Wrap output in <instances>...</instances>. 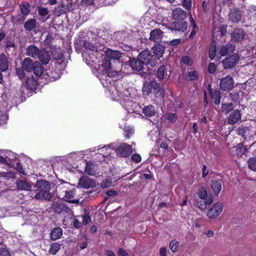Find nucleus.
<instances>
[{"mask_svg": "<svg viewBox=\"0 0 256 256\" xmlns=\"http://www.w3.org/2000/svg\"><path fill=\"white\" fill-rule=\"evenodd\" d=\"M172 16L174 22L170 24L168 29L172 31L185 32L188 28L186 21V12L180 8H176L172 10Z\"/></svg>", "mask_w": 256, "mask_h": 256, "instance_id": "1", "label": "nucleus"}, {"mask_svg": "<svg viewBox=\"0 0 256 256\" xmlns=\"http://www.w3.org/2000/svg\"><path fill=\"white\" fill-rule=\"evenodd\" d=\"M50 188L51 186L48 181L44 180H37L34 186V190L36 192L34 198L36 200H51L52 196L50 192Z\"/></svg>", "mask_w": 256, "mask_h": 256, "instance_id": "2", "label": "nucleus"}, {"mask_svg": "<svg viewBox=\"0 0 256 256\" xmlns=\"http://www.w3.org/2000/svg\"><path fill=\"white\" fill-rule=\"evenodd\" d=\"M142 92L143 95L146 96H148L151 93L154 94L156 97L163 98L164 96L163 85L154 80L144 82Z\"/></svg>", "mask_w": 256, "mask_h": 256, "instance_id": "3", "label": "nucleus"}, {"mask_svg": "<svg viewBox=\"0 0 256 256\" xmlns=\"http://www.w3.org/2000/svg\"><path fill=\"white\" fill-rule=\"evenodd\" d=\"M140 61L142 62L143 65H150L154 67L156 65V62L154 61L152 56L151 52L149 50H144L142 51L138 56Z\"/></svg>", "mask_w": 256, "mask_h": 256, "instance_id": "4", "label": "nucleus"}, {"mask_svg": "<svg viewBox=\"0 0 256 256\" xmlns=\"http://www.w3.org/2000/svg\"><path fill=\"white\" fill-rule=\"evenodd\" d=\"M240 57L236 54H234L225 58L222 62L224 69L228 70L234 68L239 60Z\"/></svg>", "mask_w": 256, "mask_h": 256, "instance_id": "5", "label": "nucleus"}, {"mask_svg": "<svg viewBox=\"0 0 256 256\" xmlns=\"http://www.w3.org/2000/svg\"><path fill=\"white\" fill-rule=\"evenodd\" d=\"M170 66L169 65L162 64L159 66L156 71V76L158 80L162 82L165 79H168L170 75Z\"/></svg>", "mask_w": 256, "mask_h": 256, "instance_id": "6", "label": "nucleus"}, {"mask_svg": "<svg viewBox=\"0 0 256 256\" xmlns=\"http://www.w3.org/2000/svg\"><path fill=\"white\" fill-rule=\"evenodd\" d=\"M234 80L232 76H228L222 78L220 82V88L223 92H229L234 88Z\"/></svg>", "mask_w": 256, "mask_h": 256, "instance_id": "7", "label": "nucleus"}, {"mask_svg": "<svg viewBox=\"0 0 256 256\" xmlns=\"http://www.w3.org/2000/svg\"><path fill=\"white\" fill-rule=\"evenodd\" d=\"M223 208L222 204L220 202L214 204L212 208L208 210L207 216L210 219L217 218L222 212Z\"/></svg>", "mask_w": 256, "mask_h": 256, "instance_id": "8", "label": "nucleus"}, {"mask_svg": "<svg viewBox=\"0 0 256 256\" xmlns=\"http://www.w3.org/2000/svg\"><path fill=\"white\" fill-rule=\"evenodd\" d=\"M78 186L84 189L94 188L96 186V182L88 176H82L80 178Z\"/></svg>", "mask_w": 256, "mask_h": 256, "instance_id": "9", "label": "nucleus"}, {"mask_svg": "<svg viewBox=\"0 0 256 256\" xmlns=\"http://www.w3.org/2000/svg\"><path fill=\"white\" fill-rule=\"evenodd\" d=\"M51 210L56 214H60L63 212L67 213L70 210L64 203L53 202L50 206Z\"/></svg>", "mask_w": 256, "mask_h": 256, "instance_id": "10", "label": "nucleus"}, {"mask_svg": "<svg viewBox=\"0 0 256 256\" xmlns=\"http://www.w3.org/2000/svg\"><path fill=\"white\" fill-rule=\"evenodd\" d=\"M117 152L121 156L128 157L132 154V150L130 145L124 143L118 146Z\"/></svg>", "mask_w": 256, "mask_h": 256, "instance_id": "11", "label": "nucleus"}, {"mask_svg": "<svg viewBox=\"0 0 256 256\" xmlns=\"http://www.w3.org/2000/svg\"><path fill=\"white\" fill-rule=\"evenodd\" d=\"M208 92L215 105H219L220 102V92L218 90H213L210 84L208 86Z\"/></svg>", "mask_w": 256, "mask_h": 256, "instance_id": "12", "label": "nucleus"}, {"mask_svg": "<svg viewBox=\"0 0 256 256\" xmlns=\"http://www.w3.org/2000/svg\"><path fill=\"white\" fill-rule=\"evenodd\" d=\"M62 74V72L59 70L52 68V70H49L48 72H46V74H44V77L47 76L48 78H46L48 79L47 81L53 82L58 79L60 77Z\"/></svg>", "mask_w": 256, "mask_h": 256, "instance_id": "13", "label": "nucleus"}, {"mask_svg": "<svg viewBox=\"0 0 256 256\" xmlns=\"http://www.w3.org/2000/svg\"><path fill=\"white\" fill-rule=\"evenodd\" d=\"M37 58H38L40 62L44 65L48 64L50 60V55L49 52L45 48H41L40 50Z\"/></svg>", "mask_w": 256, "mask_h": 256, "instance_id": "14", "label": "nucleus"}, {"mask_svg": "<svg viewBox=\"0 0 256 256\" xmlns=\"http://www.w3.org/2000/svg\"><path fill=\"white\" fill-rule=\"evenodd\" d=\"M246 36V33L242 28H235L232 34V40L234 42H240L243 40Z\"/></svg>", "mask_w": 256, "mask_h": 256, "instance_id": "15", "label": "nucleus"}, {"mask_svg": "<svg viewBox=\"0 0 256 256\" xmlns=\"http://www.w3.org/2000/svg\"><path fill=\"white\" fill-rule=\"evenodd\" d=\"M152 50L153 53L152 56H153L154 61L156 62L157 64L160 58L162 57L164 54L165 48L161 44H158L157 46H154Z\"/></svg>", "mask_w": 256, "mask_h": 256, "instance_id": "16", "label": "nucleus"}, {"mask_svg": "<svg viewBox=\"0 0 256 256\" xmlns=\"http://www.w3.org/2000/svg\"><path fill=\"white\" fill-rule=\"evenodd\" d=\"M98 166L94 162H86L85 172L90 176H95L96 174Z\"/></svg>", "mask_w": 256, "mask_h": 256, "instance_id": "17", "label": "nucleus"}, {"mask_svg": "<svg viewBox=\"0 0 256 256\" xmlns=\"http://www.w3.org/2000/svg\"><path fill=\"white\" fill-rule=\"evenodd\" d=\"M130 66L133 70L136 72H140L144 68L142 62L138 56L136 58H132L129 60Z\"/></svg>", "mask_w": 256, "mask_h": 256, "instance_id": "18", "label": "nucleus"}, {"mask_svg": "<svg viewBox=\"0 0 256 256\" xmlns=\"http://www.w3.org/2000/svg\"><path fill=\"white\" fill-rule=\"evenodd\" d=\"M50 54L54 60H61L64 58L63 50L60 47L50 46Z\"/></svg>", "mask_w": 256, "mask_h": 256, "instance_id": "19", "label": "nucleus"}, {"mask_svg": "<svg viewBox=\"0 0 256 256\" xmlns=\"http://www.w3.org/2000/svg\"><path fill=\"white\" fill-rule=\"evenodd\" d=\"M81 44L86 50H90L92 52V56H96L94 55V54H96L98 52V48L95 44L87 41L86 40H82Z\"/></svg>", "mask_w": 256, "mask_h": 256, "instance_id": "20", "label": "nucleus"}, {"mask_svg": "<svg viewBox=\"0 0 256 256\" xmlns=\"http://www.w3.org/2000/svg\"><path fill=\"white\" fill-rule=\"evenodd\" d=\"M242 14L238 8L231 10L229 14L230 20L234 23L238 22L242 19Z\"/></svg>", "mask_w": 256, "mask_h": 256, "instance_id": "21", "label": "nucleus"}, {"mask_svg": "<svg viewBox=\"0 0 256 256\" xmlns=\"http://www.w3.org/2000/svg\"><path fill=\"white\" fill-rule=\"evenodd\" d=\"M235 45L232 44H228L226 46L221 47L218 52V54L221 56L232 53L235 50Z\"/></svg>", "mask_w": 256, "mask_h": 256, "instance_id": "22", "label": "nucleus"}, {"mask_svg": "<svg viewBox=\"0 0 256 256\" xmlns=\"http://www.w3.org/2000/svg\"><path fill=\"white\" fill-rule=\"evenodd\" d=\"M102 67L106 74V76H110L111 72H112V66L111 60L106 57L102 60Z\"/></svg>", "mask_w": 256, "mask_h": 256, "instance_id": "23", "label": "nucleus"}, {"mask_svg": "<svg viewBox=\"0 0 256 256\" xmlns=\"http://www.w3.org/2000/svg\"><path fill=\"white\" fill-rule=\"evenodd\" d=\"M240 118L241 114L240 111L238 110H236L230 114L228 118V124L234 125L238 122Z\"/></svg>", "mask_w": 256, "mask_h": 256, "instance_id": "24", "label": "nucleus"}, {"mask_svg": "<svg viewBox=\"0 0 256 256\" xmlns=\"http://www.w3.org/2000/svg\"><path fill=\"white\" fill-rule=\"evenodd\" d=\"M40 49L34 44H30L28 46L26 50V54L32 58H37L40 52Z\"/></svg>", "mask_w": 256, "mask_h": 256, "instance_id": "25", "label": "nucleus"}, {"mask_svg": "<svg viewBox=\"0 0 256 256\" xmlns=\"http://www.w3.org/2000/svg\"><path fill=\"white\" fill-rule=\"evenodd\" d=\"M34 64L35 62H33L30 58H26L22 62V67L25 71L30 72H32Z\"/></svg>", "mask_w": 256, "mask_h": 256, "instance_id": "26", "label": "nucleus"}, {"mask_svg": "<svg viewBox=\"0 0 256 256\" xmlns=\"http://www.w3.org/2000/svg\"><path fill=\"white\" fill-rule=\"evenodd\" d=\"M163 32L160 29L156 28L150 32V40L154 42H158L162 38Z\"/></svg>", "mask_w": 256, "mask_h": 256, "instance_id": "27", "label": "nucleus"}, {"mask_svg": "<svg viewBox=\"0 0 256 256\" xmlns=\"http://www.w3.org/2000/svg\"><path fill=\"white\" fill-rule=\"evenodd\" d=\"M26 83L27 88L32 90H36L38 84L37 80L33 77L27 78Z\"/></svg>", "mask_w": 256, "mask_h": 256, "instance_id": "28", "label": "nucleus"}, {"mask_svg": "<svg viewBox=\"0 0 256 256\" xmlns=\"http://www.w3.org/2000/svg\"><path fill=\"white\" fill-rule=\"evenodd\" d=\"M142 111L144 116L147 117L154 116L156 113V108L152 104L144 106Z\"/></svg>", "mask_w": 256, "mask_h": 256, "instance_id": "29", "label": "nucleus"}, {"mask_svg": "<svg viewBox=\"0 0 256 256\" xmlns=\"http://www.w3.org/2000/svg\"><path fill=\"white\" fill-rule=\"evenodd\" d=\"M8 60L6 55L2 53L0 54V71H6L8 68Z\"/></svg>", "mask_w": 256, "mask_h": 256, "instance_id": "30", "label": "nucleus"}, {"mask_svg": "<svg viewBox=\"0 0 256 256\" xmlns=\"http://www.w3.org/2000/svg\"><path fill=\"white\" fill-rule=\"evenodd\" d=\"M63 234V230L60 227L54 228L50 233V238L52 240H57L61 238Z\"/></svg>", "mask_w": 256, "mask_h": 256, "instance_id": "31", "label": "nucleus"}, {"mask_svg": "<svg viewBox=\"0 0 256 256\" xmlns=\"http://www.w3.org/2000/svg\"><path fill=\"white\" fill-rule=\"evenodd\" d=\"M106 57L110 58V60H111V61L112 60H116L117 62H118L120 64V62L119 60L121 57V53L118 50H110L108 51Z\"/></svg>", "mask_w": 256, "mask_h": 256, "instance_id": "32", "label": "nucleus"}, {"mask_svg": "<svg viewBox=\"0 0 256 256\" xmlns=\"http://www.w3.org/2000/svg\"><path fill=\"white\" fill-rule=\"evenodd\" d=\"M76 190L74 188L72 190H67L65 192V198L68 200V202L72 204H78L79 201L78 200L74 199L72 200L74 198L76 195Z\"/></svg>", "mask_w": 256, "mask_h": 256, "instance_id": "33", "label": "nucleus"}, {"mask_svg": "<svg viewBox=\"0 0 256 256\" xmlns=\"http://www.w3.org/2000/svg\"><path fill=\"white\" fill-rule=\"evenodd\" d=\"M32 72L35 76H41L44 74V68L40 62H35Z\"/></svg>", "mask_w": 256, "mask_h": 256, "instance_id": "34", "label": "nucleus"}, {"mask_svg": "<svg viewBox=\"0 0 256 256\" xmlns=\"http://www.w3.org/2000/svg\"><path fill=\"white\" fill-rule=\"evenodd\" d=\"M222 182L220 179L212 181L211 187L216 195H218L222 190Z\"/></svg>", "mask_w": 256, "mask_h": 256, "instance_id": "35", "label": "nucleus"}, {"mask_svg": "<svg viewBox=\"0 0 256 256\" xmlns=\"http://www.w3.org/2000/svg\"><path fill=\"white\" fill-rule=\"evenodd\" d=\"M17 188L18 190H30V184L24 180H20L16 182Z\"/></svg>", "mask_w": 256, "mask_h": 256, "instance_id": "36", "label": "nucleus"}, {"mask_svg": "<svg viewBox=\"0 0 256 256\" xmlns=\"http://www.w3.org/2000/svg\"><path fill=\"white\" fill-rule=\"evenodd\" d=\"M36 20L34 18H31L27 20L24 23V28L26 30L31 31L33 30L36 26Z\"/></svg>", "mask_w": 256, "mask_h": 256, "instance_id": "37", "label": "nucleus"}, {"mask_svg": "<svg viewBox=\"0 0 256 256\" xmlns=\"http://www.w3.org/2000/svg\"><path fill=\"white\" fill-rule=\"evenodd\" d=\"M198 73L195 70L188 71L186 73V78L188 81L196 80L198 79Z\"/></svg>", "mask_w": 256, "mask_h": 256, "instance_id": "38", "label": "nucleus"}, {"mask_svg": "<svg viewBox=\"0 0 256 256\" xmlns=\"http://www.w3.org/2000/svg\"><path fill=\"white\" fill-rule=\"evenodd\" d=\"M61 245L58 242H54L50 244L48 252L52 255L56 254L60 250Z\"/></svg>", "mask_w": 256, "mask_h": 256, "instance_id": "39", "label": "nucleus"}, {"mask_svg": "<svg viewBox=\"0 0 256 256\" xmlns=\"http://www.w3.org/2000/svg\"><path fill=\"white\" fill-rule=\"evenodd\" d=\"M38 14L42 16V18H44L42 20V22H45L48 18V16L45 18L48 14V10L47 8L38 6Z\"/></svg>", "mask_w": 256, "mask_h": 256, "instance_id": "40", "label": "nucleus"}, {"mask_svg": "<svg viewBox=\"0 0 256 256\" xmlns=\"http://www.w3.org/2000/svg\"><path fill=\"white\" fill-rule=\"evenodd\" d=\"M234 108V106L232 103H224L222 104L221 106V111L224 114H228Z\"/></svg>", "mask_w": 256, "mask_h": 256, "instance_id": "41", "label": "nucleus"}, {"mask_svg": "<svg viewBox=\"0 0 256 256\" xmlns=\"http://www.w3.org/2000/svg\"><path fill=\"white\" fill-rule=\"evenodd\" d=\"M190 22L192 26V30L191 32H190V34L189 37H190V38H192L194 36V35H196V33L198 31V27L196 26V22L192 18V16H190Z\"/></svg>", "mask_w": 256, "mask_h": 256, "instance_id": "42", "label": "nucleus"}, {"mask_svg": "<svg viewBox=\"0 0 256 256\" xmlns=\"http://www.w3.org/2000/svg\"><path fill=\"white\" fill-rule=\"evenodd\" d=\"M21 12L24 15H27L29 14L30 6L27 2H23L20 6Z\"/></svg>", "mask_w": 256, "mask_h": 256, "instance_id": "43", "label": "nucleus"}, {"mask_svg": "<svg viewBox=\"0 0 256 256\" xmlns=\"http://www.w3.org/2000/svg\"><path fill=\"white\" fill-rule=\"evenodd\" d=\"M54 12L57 16H60L66 13V8L63 4H59L54 10Z\"/></svg>", "mask_w": 256, "mask_h": 256, "instance_id": "44", "label": "nucleus"}, {"mask_svg": "<svg viewBox=\"0 0 256 256\" xmlns=\"http://www.w3.org/2000/svg\"><path fill=\"white\" fill-rule=\"evenodd\" d=\"M248 164L250 169L256 172V156L250 158L248 160Z\"/></svg>", "mask_w": 256, "mask_h": 256, "instance_id": "45", "label": "nucleus"}, {"mask_svg": "<svg viewBox=\"0 0 256 256\" xmlns=\"http://www.w3.org/2000/svg\"><path fill=\"white\" fill-rule=\"evenodd\" d=\"M248 130V127L242 126L236 128V132L239 136H241L243 138L246 139V136H245V134Z\"/></svg>", "mask_w": 256, "mask_h": 256, "instance_id": "46", "label": "nucleus"}, {"mask_svg": "<svg viewBox=\"0 0 256 256\" xmlns=\"http://www.w3.org/2000/svg\"><path fill=\"white\" fill-rule=\"evenodd\" d=\"M165 118L172 123H174L178 119V116L176 113L168 112L165 115Z\"/></svg>", "mask_w": 256, "mask_h": 256, "instance_id": "47", "label": "nucleus"}, {"mask_svg": "<svg viewBox=\"0 0 256 256\" xmlns=\"http://www.w3.org/2000/svg\"><path fill=\"white\" fill-rule=\"evenodd\" d=\"M82 216V223L84 225L88 224L91 220L90 217V212L87 210H85L84 214Z\"/></svg>", "mask_w": 256, "mask_h": 256, "instance_id": "48", "label": "nucleus"}, {"mask_svg": "<svg viewBox=\"0 0 256 256\" xmlns=\"http://www.w3.org/2000/svg\"><path fill=\"white\" fill-rule=\"evenodd\" d=\"M209 57L211 60H213L216 53V44L212 45L208 50Z\"/></svg>", "mask_w": 256, "mask_h": 256, "instance_id": "49", "label": "nucleus"}, {"mask_svg": "<svg viewBox=\"0 0 256 256\" xmlns=\"http://www.w3.org/2000/svg\"><path fill=\"white\" fill-rule=\"evenodd\" d=\"M198 195L200 199L206 200L208 196L207 191L206 190V188H202L198 190Z\"/></svg>", "mask_w": 256, "mask_h": 256, "instance_id": "50", "label": "nucleus"}, {"mask_svg": "<svg viewBox=\"0 0 256 256\" xmlns=\"http://www.w3.org/2000/svg\"><path fill=\"white\" fill-rule=\"evenodd\" d=\"M178 247V242L176 240H172L170 244V248L172 252H176Z\"/></svg>", "mask_w": 256, "mask_h": 256, "instance_id": "51", "label": "nucleus"}, {"mask_svg": "<svg viewBox=\"0 0 256 256\" xmlns=\"http://www.w3.org/2000/svg\"><path fill=\"white\" fill-rule=\"evenodd\" d=\"M238 150L241 154H245L248 150L247 146H244L242 143H240L238 144Z\"/></svg>", "mask_w": 256, "mask_h": 256, "instance_id": "52", "label": "nucleus"}, {"mask_svg": "<svg viewBox=\"0 0 256 256\" xmlns=\"http://www.w3.org/2000/svg\"><path fill=\"white\" fill-rule=\"evenodd\" d=\"M181 61L182 62L188 66H192L193 64V60L190 57L187 56H182Z\"/></svg>", "mask_w": 256, "mask_h": 256, "instance_id": "53", "label": "nucleus"}, {"mask_svg": "<svg viewBox=\"0 0 256 256\" xmlns=\"http://www.w3.org/2000/svg\"><path fill=\"white\" fill-rule=\"evenodd\" d=\"M200 200L196 202L197 206L201 210H204L207 208L206 202L205 200Z\"/></svg>", "mask_w": 256, "mask_h": 256, "instance_id": "54", "label": "nucleus"}, {"mask_svg": "<svg viewBox=\"0 0 256 256\" xmlns=\"http://www.w3.org/2000/svg\"><path fill=\"white\" fill-rule=\"evenodd\" d=\"M126 32L124 31H118L114 32V36L118 41L122 40L124 38Z\"/></svg>", "mask_w": 256, "mask_h": 256, "instance_id": "55", "label": "nucleus"}, {"mask_svg": "<svg viewBox=\"0 0 256 256\" xmlns=\"http://www.w3.org/2000/svg\"><path fill=\"white\" fill-rule=\"evenodd\" d=\"M182 6L186 10H190L192 7V0H182Z\"/></svg>", "mask_w": 256, "mask_h": 256, "instance_id": "56", "label": "nucleus"}, {"mask_svg": "<svg viewBox=\"0 0 256 256\" xmlns=\"http://www.w3.org/2000/svg\"><path fill=\"white\" fill-rule=\"evenodd\" d=\"M24 70L22 67L16 68V74L20 79H22L25 77Z\"/></svg>", "mask_w": 256, "mask_h": 256, "instance_id": "57", "label": "nucleus"}, {"mask_svg": "<svg viewBox=\"0 0 256 256\" xmlns=\"http://www.w3.org/2000/svg\"><path fill=\"white\" fill-rule=\"evenodd\" d=\"M53 40H54V38L52 37V36H51L50 34H48L46 39L44 40V45L48 46L50 47L52 46V42Z\"/></svg>", "mask_w": 256, "mask_h": 256, "instance_id": "58", "label": "nucleus"}, {"mask_svg": "<svg viewBox=\"0 0 256 256\" xmlns=\"http://www.w3.org/2000/svg\"><path fill=\"white\" fill-rule=\"evenodd\" d=\"M208 72L210 74H213L216 70V65L214 62H210L208 66Z\"/></svg>", "mask_w": 256, "mask_h": 256, "instance_id": "59", "label": "nucleus"}, {"mask_svg": "<svg viewBox=\"0 0 256 256\" xmlns=\"http://www.w3.org/2000/svg\"><path fill=\"white\" fill-rule=\"evenodd\" d=\"M229 95H230V97L232 100L233 102H236L240 98V96H239L238 93V92H233L230 93Z\"/></svg>", "mask_w": 256, "mask_h": 256, "instance_id": "60", "label": "nucleus"}, {"mask_svg": "<svg viewBox=\"0 0 256 256\" xmlns=\"http://www.w3.org/2000/svg\"><path fill=\"white\" fill-rule=\"evenodd\" d=\"M132 160L135 163L140 162L142 160V158L139 154H134L131 157Z\"/></svg>", "mask_w": 256, "mask_h": 256, "instance_id": "61", "label": "nucleus"}, {"mask_svg": "<svg viewBox=\"0 0 256 256\" xmlns=\"http://www.w3.org/2000/svg\"><path fill=\"white\" fill-rule=\"evenodd\" d=\"M0 256H11V254L6 248H0Z\"/></svg>", "mask_w": 256, "mask_h": 256, "instance_id": "62", "label": "nucleus"}, {"mask_svg": "<svg viewBox=\"0 0 256 256\" xmlns=\"http://www.w3.org/2000/svg\"><path fill=\"white\" fill-rule=\"evenodd\" d=\"M94 4V0H82L81 2V5L82 6H87L90 5H92Z\"/></svg>", "mask_w": 256, "mask_h": 256, "instance_id": "63", "label": "nucleus"}, {"mask_svg": "<svg viewBox=\"0 0 256 256\" xmlns=\"http://www.w3.org/2000/svg\"><path fill=\"white\" fill-rule=\"evenodd\" d=\"M209 170L208 169L207 166L205 164L202 166V178H205L208 174Z\"/></svg>", "mask_w": 256, "mask_h": 256, "instance_id": "64", "label": "nucleus"}]
</instances>
